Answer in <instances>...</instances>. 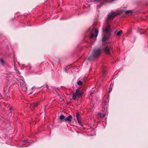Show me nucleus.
Wrapping results in <instances>:
<instances>
[{
  "label": "nucleus",
  "instance_id": "nucleus-10",
  "mask_svg": "<svg viewBox=\"0 0 148 148\" xmlns=\"http://www.w3.org/2000/svg\"><path fill=\"white\" fill-rule=\"evenodd\" d=\"M98 114L101 118H103L105 116L106 114L101 113V112H98Z\"/></svg>",
  "mask_w": 148,
  "mask_h": 148
},
{
  "label": "nucleus",
  "instance_id": "nucleus-21",
  "mask_svg": "<svg viewBox=\"0 0 148 148\" xmlns=\"http://www.w3.org/2000/svg\"><path fill=\"white\" fill-rule=\"evenodd\" d=\"M10 109L11 110L12 109V108L11 107L10 108Z\"/></svg>",
  "mask_w": 148,
  "mask_h": 148
},
{
  "label": "nucleus",
  "instance_id": "nucleus-17",
  "mask_svg": "<svg viewBox=\"0 0 148 148\" xmlns=\"http://www.w3.org/2000/svg\"><path fill=\"white\" fill-rule=\"evenodd\" d=\"M106 73L105 71H104L103 73V77H104L105 76V75L106 74Z\"/></svg>",
  "mask_w": 148,
  "mask_h": 148
},
{
  "label": "nucleus",
  "instance_id": "nucleus-2",
  "mask_svg": "<svg viewBox=\"0 0 148 148\" xmlns=\"http://www.w3.org/2000/svg\"><path fill=\"white\" fill-rule=\"evenodd\" d=\"M101 53V51L99 49H95L92 52L91 55L88 58L86 59L85 62H87L88 60H93L95 58L99 56Z\"/></svg>",
  "mask_w": 148,
  "mask_h": 148
},
{
  "label": "nucleus",
  "instance_id": "nucleus-15",
  "mask_svg": "<svg viewBox=\"0 0 148 148\" xmlns=\"http://www.w3.org/2000/svg\"><path fill=\"white\" fill-rule=\"evenodd\" d=\"M0 61L2 64H4L5 62L2 59H0Z\"/></svg>",
  "mask_w": 148,
  "mask_h": 148
},
{
  "label": "nucleus",
  "instance_id": "nucleus-18",
  "mask_svg": "<svg viewBox=\"0 0 148 148\" xmlns=\"http://www.w3.org/2000/svg\"><path fill=\"white\" fill-rule=\"evenodd\" d=\"M112 90V88L111 87H110L109 88V91L110 92H111Z\"/></svg>",
  "mask_w": 148,
  "mask_h": 148
},
{
  "label": "nucleus",
  "instance_id": "nucleus-7",
  "mask_svg": "<svg viewBox=\"0 0 148 148\" xmlns=\"http://www.w3.org/2000/svg\"><path fill=\"white\" fill-rule=\"evenodd\" d=\"M98 32L99 31L97 29H95L94 32L91 34L90 36V38H93L94 37L96 38L98 35Z\"/></svg>",
  "mask_w": 148,
  "mask_h": 148
},
{
  "label": "nucleus",
  "instance_id": "nucleus-9",
  "mask_svg": "<svg viewBox=\"0 0 148 148\" xmlns=\"http://www.w3.org/2000/svg\"><path fill=\"white\" fill-rule=\"evenodd\" d=\"M39 102L38 101H37L35 102L33 104H31L30 106V108L31 109H32L33 108L37 107L39 105Z\"/></svg>",
  "mask_w": 148,
  "mask_h": 148
},
{
  "label": "nucleus",
  "instance_id": "nucleus-6",
  "mask_svg": "<svg viewBox=\"0 0 148 148\" xmlns=\"http://www.w3.org/2000/svg\"><path fill=\"white\" fill-rule=\"evenodd\" d=\"M20 87L21 89L23 91H25L27 89V87L25 82L23 80L20 82Z\"/></svg>",
  "mask_w": 148,
  "mask_h": 148
},
{
  "label": "nucleus",
  "instance_id": "nucleus-3",
  "mask_svg": "<svg viewBox=\"0 0 148 148\" xmlns=\"http://www.w3.org/2000/svg\"><path fill=\"white\" fill-rule=\"evenodd\" d=\"M83 94V91L80 88H77L75 92L73 94V99L74 100H78L79 97Z\"/></svg>",
  "mask_w": 148,
  "mask_h": 148
},
{
  "label": "nucleus",
  "instance_id": "nucleus-5",
  "mask_svg": "<svg viewBox=\"0 0 148 148\" xmlns=\"http://www.w3.org/2000/svg\"><path fill=\"white\" fill-rule=\"evenodd\" d=\"M116 15V13L115 12L113 11L110 12L108 15L107 18V22L108 23L112 21Z\"/></svg>",
  "mask_w": 148,
  "mask_h": 148
},
{
  "label": "nucleus",
  "instance_id": "nucleus-16",
  "mask_svg": "<svg viewBox=\"0 0 148 148\" xmlns=\"http://www.w3.org/2000/svg\"><path fill=\"white\" fill-rule=\"evenodd\" d=\"M132 12L131 10H127L125 11V13L126 14L130 13Z\"/></svg>",
  "mask_w": 148,
  "mask_h": 148
},
{
  "label": "nucleus",
  "instance_id": "nucleus-19",
  "mask_svg": "<svg viewBox=\"0 0 148 148\" xmlns=\"http://www.w3.org/2000/svg\"><path fill=\"white\" fill-rule=\"evenodd\" d=\"M16 73L17 74H18L19 73V72L18 71H16Z\"/></svg>",
  "mask_w": 148,
  "mask_h": 148
},
{
  "label": "nucleus",
  "instance_id": "nucleus-13",
  "mask_svg": "<svg viewBox=\"0 0 148 148\" xmlns=\"http://www.w3.org/2000/svg\"><path fill=\"white\" fill-rule=\"evenodd\" d=\"M77 84L78 85H81L82 84V82L81 81H79L77 82Z\"/></svg>",
  "mask_w": 148,
  "mask_h": 148
},
{
  "label": "nucleus",
  "instance_id": "nucleus-20",
  "mask_svg": "<svg viewBox=\"0 0 148 148\" xmlns=\"http://www.w3.org/2000/svg\"><path fill=\"white\" fill-rule=\"evenodd\" d=\"M17 75H18V76L19 75H19V73H18V74H17Z\"/></svg>",
  "mask_w": 148,
  "mask_h": 148
},
{
  "label": "nucleus",
  "instance_id": "nucleus-8",
  "mask_svg": "<svg viewBox=\"0 0 148 148\" xmlns=\"http://www.w3.org/2000/svg\"><path fill=\"white\" fill-rule=\"evenodd\" d=\"M103 51L106 54H109L110 52V48L108 46H105L103 49Z\"/></svg>",
  "mask_w": 148,
  "mask_h": 148
},
{
  "label": "nucleus",
  "instance_id": "nucleus-11",
  "mask_svg": "<svg viewBox=\"0 0 148 148\" xmlns=\"http://www.w3.org/2000/svg\"><path fill=\"white\" fill-rule=\"evenodd\" d=\"M76 116L77 121H79L81 120V116L80 114L78 113H77Z\"/></svg>",
  "mask_w": 148,
  "mask_h": 148
},
{
  "label": "nucleus",
  "instance_id": "nucleus-4",
  "mask_svg": "<svg viewBox=\"0 0 148 148\" xmlns=\"http://www.w3.org/2000/svg\"><path fill=\"white\" fill-rule=\"evenodd\" d=\"M72 116L71 115H69L67 117L62 114L60 115L59 119L61 122L64 121L66 122L70 123L71 122Z\"/></svg>",
  "mask_w": 148,
  "mask_h": 148
},
{
  "label": "nucleus",
  "instance_id": "nucleus-12",
  "mask_svg": "<svg viewBox=\"0 0 148 148\" xmlns=\"http://www.w3.org/2000/svg\"><path fill=\"white\" fill-rule=\"evenodd\" d=\"M116 33L117 35L119 36L122 33V31L121 30L119 32H116Z\"/></svg>",
  "mask_w": 148,
  "mask_h": 148
},
{
  "label": "nucleus",
  "instance_id": "nucleus-14",
  "mask_svg": "<svg viewBox=\"0 0 148 148\" xmlns=\"http://www.w3.org/2000/svg\"><path fill=\"white\" fill-rule=\"evenodd\" d=\"M77 121H78V123L79 124V125H80L81 126H82L83 124H82V122L81 121V120H79H79Z\"/></svg>",
  "mask_w": 148,
  "mask_h": 148
},
{
  "label": "nucleus",
  "instance_id": "nucleus-1",
  "mask_svg": "<svg viewBox=\"0 0 148 148\" xmlns=\"http://www.w3.org/2000/svg\"><path fill=\"white\" fill-rule=\"evenodd\" d=\"M111 29L109 24H107L106 28L103 29V36L102 40L103 42H105L108 40L110 34Z\"/></svg>",
  "mask_w": 148,
  "mask_h": 148
}]
</instances>
